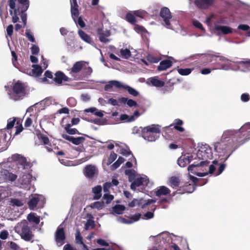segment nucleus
<instances>
[{
    "mask_svg": "<svg viewBox=\"0 0 250 250\" xmlns=\"http://www.w3.org/2000/svg\"><path fill=\"white\" fill-rule=\"evenodd\" d=\"M197 157L202 161L198 164H191L188 167V170L192 174H194L193 170L194 167H199L207 165L209 163V160L212 159L213 153L209 145L206 144L200 146L197 152Z\"/></svg>",
    "mask_w": 250,
    "mask_h": 250,
    "instance_id": "f257e3e1",
    "label": "nucleus"
},
{
    "mask_svg": "<svg viewBox=\"0 0 250 250\" xmlns=\"http://www.w3.org/2000/svg\"><path fill=\"white\" fill-rule=\"evenodd\" d=\"M202 59L205 64L212 63V64L219 65L220 66V68L223 70H229V69H233L236 70V68L233 67L231 63V61L225 57L217 56L212 54H208L202 55Z\"/></svg>",
    "mask_w": 250,
    "mask_h": 250,
    "instance_id": "f03ea898",
    "label": "nucleus"
},
{
    "mask_svg": "<svg viewBox=\"0 0 250 250\" xmlns=\"http://www.w3.org/2000/svg\"><path fill=\"white\" fill-rule=\"evenodd\" d=\"M104 89L107 91H113L115 89H124L127 91L129 94H139L135 89L122 82L117 80H112L108 82L105 85Z\"/></svg>",
    "mask_w": 250,
    "mask_h": 250,
    "instance_id": "7ed1b4c3",
    "label": "nucleus"
},
{
    "mask_svg": "<svg viewBox=\"0 0 250 250\" xmlns=\"http://www.w3.org/2000/svg\"><path fill=\"white\" fill-rule=\"evenodd\" d=\"M160 130L158 125H152L144 127L142 137L149 142L155 141L159 137Z\"/></svg>",
    "mask_w": 250,
    "mask_h": 250,
    "instance_id": "20e7f679",
    "label": "nucleus"
},
{
    "mask_svg": "<svg viewBox=\"0 0 250 250\" xmlns=\"http://www.w3.org/2000/svg\"><path fill=\"white\" fill-rule=\"evenodd\" d=\"M80 119L78 118L70 119V116L63 118L62 121V125L64 128L66 133L70 135L80 134L79 131L75 128H70L73 125H78Z\"/></svg>",
    "mask_w": 250,
    "mask_h": 250,
    "instance_id": "39448f33",
    "label": "nucleus"
},
{
    "mask_svg": "<svg viewBox=\"0 0 250 250\" xmlns=\"http://www.w3.org/2000/svg\"><path fill=\"white\" fill-rule=\"evenodd\" d=\"M160 14L164 21L163 24L166 28L174 29L175 28V26L178 25V22L172 19L171 13L167 7L162 8Z\"/></svg>",
    "mask_w": 250,
    "mask_h": 250,
    "instance_id": "423d86ee",
    "label": "nucleus"
},
{
    "mask_svg": "<svg viewBox=\"0 0 250 250\" xmlns=\"http://www.w3.org/2000/svg\"><path fill=\"white\" fill-rule=\"evenodd\" d=\"M228 142H224L221 140L220 142H218L214 145V149L218 153H227L230 151L229 155L227 156L225 161L229 157L233 151L236 149V146H234L230 142L227 143Z\"/></svg>",
    "mask_w": 250,
    "mask_h": 250,
    "instance_id": "0eeeda50",
    "label": "nucleus"
},
{
    "mask_svg": "<svg viewBox=\"0 0 250 250\" xmlns=\"http://www.w3.org/2000/svg\"><path fill=\"white\" fill-rule=\"evenodd\" d=\"M18 228H20V236L22 239L26 241H29L32 239V232L26 221L21 222Z\"/></svg>",
    "mask_w": 250,
    "mask_h": 250,
    "instance_id": "6e6552de",
    "label": "nucleus"
},
{
    "mask_svg": "<svg viewBox=\"0 0 250 250\" xmlns=\"http://www.w3.org/2000/svg\"><path fill=\"white\" fill-rule=\"evenodd\" d=\"M88 62L85 61H79L76 62L71 68L69 74L74 78V79L77 80L79 78L78 73L86 65L88 64Z\"/></svg>",
    "mask_w": 250,
    "mask_h": 250,
    "instance_id": "1a4fd4ad",
    "label": "nucleus"
},
{
    "mask_svg": "<svg viewBox=\"0 0 250 250\" xmlns=\"http://www.w3.org/2000/svg\"><path fill=\"white\" fill-rule=\"evenodd\" d=\"M9 12L12 18V21L14 23L17 22L19 21V16L21 15V18L24 24V25H26V14L24 13V12L21 11V9H20L19 7H18L17 9L14 10V11L10 10Z\"/></svg>",
    "mask_w": 250,
    "mask_h": 250,
    "instance_id": "9d476101",
    "label": "nucleus"
},
{
    "mask_svg": "<svg viewBox=\"0 0 250 250\" xmlns=\"http://www.w3.org/2000/svg\"><path fill=\"white\" fill-rule=\"evenodd\" d=\"M42 62L41 64L42 66L39 65L33 64L32 65V73L33 75L36 77H38L41 75L42 73L43 69H46L48 66V64L44 59L43 56H42Z\"/></svg>",
    "mask_w": 250,
    "mask_h": 250,
    "instance_id": "9b49d317",
    "label": "nucleus"
},
{
    "mask_svg": "<svg viewBox=\"0 0 250 250\" xmlns=\"http://www.w3.org/2000/svg\"><path fill=\"white\" fill-rule=\"evenodd\" d=\"M240 129H241L239 130H226L224 131L222 138H221V140H223L224 142H229L230 143H233L234 136L235 135L240 132Z\"/></svg>",
    "mask_w": 250,
    "mask_h": 250,
    "instance_id": "f8f14e48",
    "label": "nucleus"
},
{
    "mask_svg": "<svg viewBox=\"0 0 250 250\" xmlns=\"http://www.w3.org/2000/svg\"><path fill=\"white\" fill-rule=\"evenodd\" d=\"M214 29L218 35L231 34L233 32V29L231 27L228 26L219 25L218 24H215Z\"/></svg>",
    "mask_w": 250,
    "mask_h": 250,
    "instance_id": "ddd939ff",
    "label": "nucleus"
},
{
    "mask_svg": "<svg viewBox=\"0 0 250 250\" xmlns=\"http://www.w3.org/2000/svg\"><path fill=\"white\" fill-rule=\"evenodd\" d=\"M83 173L87 178L92 179L98 173V170L95 166L88 165L84 168Z\"/></svg>",
    "mask_w": 250,
    "mask_h": 250,
    "instance_id": "4468645a",
    "label": "nucleus"
},
{
    "mask_svg": "<svg viewBox=\"0 0 250 250\" xmlns=\"http://www.w3.org/2000/svg\"><path fill=\"white\" fill-rule=\"evenodd\" d=\"M37 137L43 145H45V148L48 152H51L53 150L52 145L50 143L49 139L47 136L42 133L40 132L37 134Z\"/></svg>",
    "mask_w": 250,
    "mask_h": 250,
    "instance_id": "2eb2a0df",
    "label": "nucleus"
},
{
    "mask_svg": "<svg viewBox=\"0 0 250 250\" xmlns=\"http://www.w3.org/2000/svg\"><path fill=\"white\" fill-rule=\"evenodd\" d=\"M71 78L68 77L63 72L59 71L55 74L53 82L58 84H62L63 82H69Z\"/></svg>",
    "mask_w": 250,
    "mask_h": 250,
    "instance_id": "dca6fc26",
    "label": "nucleus"
},
{
    "mask_svg": "<svg viewBox=\"0 0 250 250\" xmlns=\"http://www.w3.org/2000/svg\"><path fill=\"white\" fill-rule=\"evenodd\" d=\"M62 139L72 143V144L75 145H80L85 140V139L82 136L75 138L71 136L67 135L66 134H62Z\"/></svg>",
    "mask_w": 250,
    "mask_h": 250,
    "instance_id": "f3484780",
    "label": "nucleus"
},
{
    "mask_svg": "<svg viewBox=\"0 0 250 250\" xmlns=\"http://www.w3.org/2000/svg\"><path fill=\"white\" fill-rule=\"evenodd\" d=\"M214 2V0H195V5L200 9H207L211 6Z\"/></svg>",
    "mask_w": 250,
    "mask_h": 250,
    "instance_id": "a211bd4d",
    "label": "nucleus"
},
{
    "mask_svg": "<svg viewBox=\"0 0 250 250\" xmlns=\"http://www.w3.org/2000/svg\"><path fill=\"white\" fill-rule=\"evenodd\" d=\"M56 242L58 244L62 245L64 243V240L65 239V232L63 228L59 227L56 232Z\"/></svg>",
    "mask_w": 250,
    "mask_h": 250,
    "instance_id": "6ab92c4d",
    "label": "nucleus"
},
{
    "mask_svg": "<svg viewBox=\"0 0 250 250\" xmlns=\"http://www.w3.org/2000/svg\"><path fill=\"white\" fill-rule=\"evenodd\" d=\"M71 13L73 19L76 22V19L78 18L79 12L78 10L79 6L76 0H70Z\"/></svg>",
    "mask_w": 250,
    "mask_h": 250,
    "instance_id": "aec40b11",
    "label": "nucleus"
},
{
    "mask_svg": "<svg viewBox=\"0 0 250 250\" xmlns=\"http://www.w3.org/2000/svg\"><path fill=\"white\" fill-rule=\"evenodd\" d=\"M147 83L152 86L157 87H163L165 84L164 82L159 80L157 77L149 78L147 80Z\"/></svg>",
    "mask_w": 250,
    "mask_h": 250,
    "instance_id": "412c9836",
    "label": "nucleus"
},
{
    "mask_svg": "<svg viewBox=\"0 0 250 250\" xmlns=\"http://www.w3.org/2000/svg\"><path fill=\"white\" fill-rule=\"evenodd\" d=\"M44 77L40 79V81L45 83H51L53 82L54 77L53 73L47 70L44 74Z\"/></svg>",
    "mask_w": 250,
    "mask_h": 250,
    "instance_id": "4be33fe9",
    "label": "nucleus"
},
{
    "mask_svg": "<svg viewBox=\"0 0 250 250\" xmlns=\"http://www.w3.org/2000/svg\"><path fill=\"white\" fill-rule=\"evenodd\" d=\"M119 102L121 105H124L126 104L129 107H137L139 106L136 102L132 99H128L125 98L119 99Z\"/></svg>",
    "mask_w": 250,
    "mask_h": 250,
    "instance_id": "5701e85b",
    "label": "nucleus"
},
{
    "mask_svg": "<svg viewBox=\"0 0 250 250\" xmlns=\"http://www.w3.org/2000/svg\"><path fill=\"white\" fill-rule=\"evenodd\" d=\"M26 86L25 83L17 82L13 86V90L15 94H20L25 91Z\"/></svg>",
    "mask_w": 250,
    "mask_h": 250,
    "instance_id": "b1692460",
    "label": "nucleus"
},
{
    "mask_svg": "<svg viewBox=\"0 0 250 250\" xmlns=\"http://www.w3.org/2000/svg\"><path fill=\"white\" fill-rule=\"evenodd\" d=\"M170 190L165 186H160L155 191V195L157 196H166L169 195Z\"/></svg>",
    "mask_w": 250,
    "mask_h": 250,
    "instance_id": "393cba45",
    "label": "nucleus"
},
{
    "mask_svg": "<svg viewBox=\"0 0 250 250\" xmlns=\"http://www.w3.org/2000/svg\"><path fill=\"white\" fill-rule=\"evenodd\" d=\"M172 62L169 60H165L161 61L158 67V70L163 71L167 69L172 66Z\"/></svg>",
    "mask_w": 250,
    "mask_h": 250,
    "instance_id": "a878e982",
    "label": "nucleus"
},
{
    "mask_svg": "<svg viewBox=\"0 0 250 250\" xmlns=\"http://www.w3.org/2000/svg\"><path fill=\"white\" fill-rule=\"evenodd\" d=\"M98 33L99 34V39L101 42L107 43L109 42V40L107 38L110 36V33L108 31H106L104 33L102 32V30L99 29Z\"/></svg>",
    "mask_w": 250,
    "mask_h": 250,
    "instance_id": "bb28decb",
    "label": "nucleus"
},
{
    "mask_svg": "<svg viewBox=\"0 0 250 250\" xmlns=\"http://www.w3.org/2000/svg\"><path fill=\"white\" fill-rule=\"evenodd\" d=\"M125 208V207L123 205L116 204L112 207V213L113 214H122Z\"/></svg>",
    "mask_w": 250,
    "mask_h": 250,
    "instance_id": "cd10ccee",
    "label": "nucleus"
},
{
    "mask_svg": "<svg viewBox=\"0 0 250 250\" xmlns=\"http://www.w3.org/2000/svg\"><path fill=\"white\" fill-rule=\"evenodd\" d=\"M15 157L17 160L19 162V164L22 166L23 168H26L29 167V163L26 161L25 157L19 154L16 155Z\"/></svg>",
    "mask_w": 250,
    "mask_h": 250,
    "instance_id": "c85d7f7f",
    "label": "nucleus"
},
{
    "mask_svg": "<svg viewBox=\"0 0 250 250\" xmlns=\"http://www.w3.org/2000/svg\"><path fill=\"white\" fill-rule=\"evenodd\" d=\"M180 179L176 176H172L169 179L168 185L173 188H176L180 185Z\"/></svg>",
    "mask_w": 250,
    "mask_h": 250,
    "instance_id": "c756f323",
    "label": "nucleus"
},
{
    "mask_svg": "<svg viewBox=\"0 0 250 250\" xmlns=\"http://www.w3.org/2000/svg\"><path fill=\"white\" fill-rule=\"evenodd\" d=\"M102 191V187L100 185H97V186L92 188V192L95 194L93 196V199L95 200L99 199L102 194L101 192Z\"/></svg>",
    "mask_w": 250,
    "mask_h": 250,
    "instance_id": "7c9ffc66",
    "label": "nucleus"
},
{
    "mask_svg": "<svg viewBox=\"0 0 250 250\" xmlns=\"http://www.w3.org/2000/svg\"><path fill=\"white\" fill-rule=\"evenodd\" d=\"M32 176L29 174H23L22 177L21 178V184L22 185L28 186L30 185L32 181Z\"/></svg>",
    "mask_w": 250,
    "mask_h": 250,
    "instance_id": "2f4dec72",
    "label": "nucleus"
},
{
    "mask_svg": "<svg viewBox=\"0 0 250 250\" xmlns=\"http://www.w3.org/2000/svg\"><path fill=\"white\" fill-rule=\"evenodd\" d=\"M39 202V198L38 197H33L28 202L30 209L33 210L36 208L37 205Z\"/></svg>",
    "mask_w": 250,
    "mask_h": 250,
    "instance_id": "473e14b6",
    "label": "nucleus"
},
{
    "mask_svg": "<svg viewBox=\"0 0 250 250\" xmlns=\"http://www.w3.org/2000/svg\"><path fill=\"white\" fill-rule=\"evenodd\" d=\"M84 112L88 113H93L96 116L102 118L103 117L104 114L102 111H99L96 109L95 107H90L87 108L84 110Z\"/></svg>",
    "mask_w": 250,
    "mask_h": 250,
    "instance_id": "72a5a7b5",
    "label": "nucleus"
},
{
    "mask_svg": "<svg viewBox=\"0 0 250 250\" xmlns=\"http://www.w3.org/2000/svg\"><path fill=\"white\" fill-rule=\"evenodd\" d=\"M143 178H139L134 180V181L130 185V188L133 190H135L137 187H139L143 184Z\"/></svg>",
    "mask_w": 250,
    "mask_h": 250,
    "instance_id": "f704fd0d",
    "label": "nucleus"
},
{
    "mask_svg": "<svg viewBox=\"0 0 250 250\" xmlns=\"http://www.w3.org/2000/svg\"><path fill=\"white\" fill-rule=\"evenodd\" d=\"M174 125H175L174 128H175L176 130H178L181 132L184 131V128L179 126L183 125V121L182 120L179 118L176 119L175 121H174Z\"/></svg>",
    "mask_w": 250,
    "mask_h": 250,
    "instance_id": "c9c22d12",
    "label": "nucleus"
},
{
    "mask_svg": "<svg viewBox=\"0 0 250 250\" xmlns=\"http://www.w3.org/2000/svg\"><path fill=\"white\" fill-rule=\"evenodd\" d=\"M78 34L79 36L83 41L88 43H91V40L90 37L86 33H85L83 30H79L78 31Z\"/></svg>",
    "mask_w": 250,
    "mask_h": 250,
    "instance_id": "e433bc0d",
    "label": "nucleus"
},
{
    "mask_svg": "<svg viewBox=\"0 0 250 250\" xmlns=\"http://www.w3.org/2000/svg\"><path fill=\"white\" fill-rule=\"evenodd\" d=\"M27 219L29 222H34L36 224H39L40 223L39 217L35 216V214L34 213H30L27 217Z\"/></svg>",
    "mask_w": 250,
    "mask_h": 250,
    "instance_id": "4c0bfd02",
    "label": "nucleus"
},
{
    "mask_svg": "<svg viewBox=\"0 0 250 250\" xmlns=\"http://www.w3.org/2000/svg\"><path fill=\"white\" fill-rule=\"evenodd\" d=\"M140 217H141L140 213H137L135 215H134L131 216L130 219L132 220H128L126 219H123V222L125 223L126 224L132 223L133 222L138 221L140 219Z\"/></svg>",
    "mask_w": 250,
    "mask_h": 250,
    "instance_id": "58836bf2",
    "label": "nucleus"
},
{
    "mask_svg": "<svg viewBox=\"0 0 250 250\" xmlns=\"http://www.w3.org/2000/svg\"><path fill=\"white\" fill-rule=\"evenodd\" d=\"M216 170V167H214L213 165H210L209 167V171L208 172H205V173H196L194 172V174L196 175L197 176H206L208 175V174H212L214 173V171Z\"/></svg>",
    "mask_w": 250,
    "mask_h": 250,
    "instance_id": "ea45409f",
    "label": "nucleus"
},
{
    "mask_svg": "<svg viewBox=\"0 0 250 250\" xmlns=\"http://www.w3.org/2000/svg\"><path fill=\"white\" fill-rule=\"evenodd\" d=\"M190 162L188 158L185 157H180L178 159L177 164L180 167H184L186 166L187 164H189Z\"/></svg>",
    "mask_w": 250,
    "mask_h": 250,
    "instance_id": "a19ab883",
    "label": "nucleus"
},
{
    "mask_svg": "<svg viewBox=\"0 0 250 250\" xmlns=\"http://www.w3.org/2000/svg\"><path fill=\"white\" fill-rule=\"evenodd\" d=\"M18 1L21 5V7H19L21 9V11L25 12L26 11L29 7L28 0H18Z\"/></svg>",
    "mask_w": 250,
    "mask_h": 250,
    "instance_id": "79ce46f5",
    "label": "nucleus"
},
{
    "mask_svg": "<svg viewBox=\"0 0 250 250\" xmlns=\"http://www.w3.org/2000/svg\"><path fill=\"white\" fill-rule=\"evenodd\" d=\"M2 172L3 175L8 177V178L10 181L13 182L17 179V176L16 174L12 173H9V172L7 170H3Z\"/></svg>",
    "mask_w": 250,
    "mask_h": 250,
    "instance_id": "37998d69",
    "label": "nucleus"
},
{
    "mask_svg": "<svg viewBox=\"0 0 250 250\" xmlns=\"http://www.w3.org/2000/svg\"><path fill=\"white\" fill-rule=\"evenodd\" d=\"M124 161L125 159L123 157H119V158H118V159H117L116 162H115V163H113V164H112L111 166L112 169L113 170L119 168L120 165L123 164Z\"/></svg>",
    "mask_w": 250,
    "mask_h": 250,
    "instance_id": "c03bdc74",
    "label": "nucleus"
},
{
    "mask_svg": "<svg viewBox=\"0 0 250 250\" xmlns=\"http://www.w3.org/2000/svg\"><path fill=\"white\" fill-rule=\"evenodd\" d=\"M104 206L105 205L104 204L103 201H96L93 203V204L90 207H91L92 208H95L100 210L104 208Z\"/></svg>",
    "mask_w": 250,
    "mask_h": 250,
    "instance_id": "a18cd8bd",
    "label": "nucleus"
},
{
    "mask_svg": "<svg viewBox=\"0 0 250 250\" xmlns=\"http://www.w3.org/2000/svg\"><path fill=\"white\" fill-rule=\"evenodd\" d=\"M144 131V127L135 126L132 128V133L134 134H137L139 136H143V132Z\"/></svg>",
    "mask_w": 250,
    "mask_h": 250,
    "instance_id": "49530a36",
    "label": "nucleus"
},
{
    "mask_svg": "<svg viewBox=\"0 0 250 250\" xmlns=\"http://www.w3.org/2000/svg\"><path fill=\"white\" fill-rule=\"evenodd\" d=\"M192 69L190 68H178L177 71L178 73L183 76H187L191 73Z\"/></svg>",
    "mask_w": 250,
    "mask_h": 250,
    "instance_id": "de8ad7c7",
    "label": "nucleus"
},
{
    "mask_svg": "<svg viewBox=\"0 0 250 250\" xmlns=\"http://www.w3.org/2000/svg\"><path fill=\"white\" fill-rule=\"evenodd\" d=\"M121 56L124 59H128L131 56L130 51L127 49H122L120 50Z\"/></svg>",
    "mask_w": 250,
    "mask_h": 250,
    "instance_id": "09e8293b",
    "label": "nucleus"
},
{
    "mask_svg": "<svg viewBox=\"0 0 250 250\" xmlns=\"http://www.w3.org/2000/svg\"><path fill=\"white\" fill-rule=\"evenodd\" d=\"M75 241L77 244H83V238L80 234L79 230H77L75 234Z\"/></svg>",
    "mask_w": 250,
    "mask_h": 250,
    "instance_id": "8fccbe9b",
    "label": "nucleus"
},
{
    "mask_svg": "<svg viewBox=\"0 0 250 250\" xmlns=\"http://www.w3.org/2000/svg\"><path fill=\"white\" fill-rule=\"evenodd\" d=\"M126 20L131 24H134L136 21L134 15L131 13L126 14Z\"/></svg>",
    "mask_w": 250,
    "mask_h": 250,
    "instance_id": "3c124183",
    "label": "nucleus"
},
{
    "mask_svg": "<svg viewBox=\"0 0 250 250\" xmlns=\"http://www.w3.org/2000/svg\"><path fill=\"white\" fill-rule=\"evenodd\" d=\"M183 187L184 189H185L184 190H185L187 193H192L195 190V187L193 185L186 184V185Z\"/></svg>",
    "mask_w": 250,
    "mask_h": 250,
    "instance_id": "603ef678",
    "label": "nucleus"
},
{
    "mask_svg": "<svg viewBox=\"0 0 250 250\" xmlns=\"http://www.w3.org/2000/svg\"><path fill=\"white\" fill-rule=\"evenodd\" d=\"M35 116L30 114L29 117L26 119L24 125L25 127H29L32 124L33 119L35 118Z\"/></svg>",
    "mask_w": 250,
    "mask_h": 250,
    "instance_id": "864d4df0",
    "label": "nucleus"
},
{
    "mask_svg": "<svg viewBox=\"0 0 250 250\" xmlns=\"http://www.w3.org/2000/svg\"><path fill=\"white\" fill-rule=\"evenodd\" d=\"M125 173L126 175L128 176V179L129 182H131L132 181L134 177L135 176V175L134 174V171L132 169H126L125 170Z\"/></svg>",
    "mask_w": 250,
    "mask_h": 250,
    "instance_id": "5fc2aeb1",
    "label": "nucleus"
},
{
    "mask_svg": "<svg viewBox=\"0 0 250 250\" xmlns=\"http://www.w3.org/2000/svg\"><path fill=\"white\" fill-rule=\"evenodd\" d=\"M16 121V118H9L8 120V124H7L6 128L7 129L12 128L14 126V125L15 124Z\"/></svg>",
    "mask_w": 250,
    "mask_h": 250,
    "instance_id": "6e6d98bb",
    "label": "nucleus"
},
{
    "mask_svg": "<svg viewBox=\"0 0 250 250\" xmlns=\"http://www.w3.org/2000/svg\"><path fill=\"white\" fill-rule=\"evenodd\" d=\"M117 155L116 153L113 151L111 152L108 159H107V165H110L113 163V162L115 161L117 158Z\"/></svg>",
    "mask_w": 250,
    "mask_h": 250,
    "instance_id": "4d7b16f0",
    "label": "nucleus"
},
{
    "mask_svg": "<svg viewBox=\"0 0 250 250\" xmlns=\"http://www.w3.org/2000/svg\"><path fill=\"white\" fill-rule=\"evenodd\" d=\"M25 34L26 37L27 38L28 40L30 42H35V38H34L33 34L31 33L29 29L26 30Z\"/></svg>",
    "mask_w": 250,
    "mask_h": 250,
    "instance_id": "13d9d810",
    "label": "nucleus"
},
{
    "mask_svg": "<svg viewBox=\"0 0 250 250\" xmlns=\"http://www.w3.org/2000/svg\"><path fill=\"white\" fill-rule=\"evenodd\" d=\"M114 198L113 195H110L109 194H105L103 195V199L105 200V202L106 204H109Z\"/></svg>",
    "mask_w": 250,
    "mask_h": 250,
    "instance_id": "bf43d9fd",
    "label": "nucleus"
},
{
    "mask_svg": "<svg viewBox=\"0 0 250 250\" xmlns=\"http://www.w3.org/2000/svg\"><path fill=\"white\" fill-rule=\"evenodd\" d=\"M91 227L92 229L94 228V222L92 219H88V221L86 222L85 224V229L87 230L89 229V228Z\"/></svg>",
    "mask_w": 250,
    "mask_h": 250,
    "instance_id": "052dcab7",
    "label": "nucleus"
},
{
    "mask_svg": "<svg viewBox=\"0 0 250 250\" xmlns=\"http://www.w3.org/2000/svg\"><path fill=\"white\" fill-rule=\"evenodd\" d=\"M112 187V184L110 182H105L103 185V190L104 192H108L109 188Z\"/></svg>",
    "mask_w": 250,
    "mask_h": 250,
    "instance_id": "680f3d73",
    "label": "nucleus"
},
{
    "mask_svg": "<svg viewBox=\"0 0 250 250\" xmlns=\"http://www.w3.org/2000/svg\"><path fill=\"white\" fill-rule=\"evenodd\" d=\"M31 52L33 55H37L39 53L40 49L39 47L33 44L31 47Z\"/></svg>",
    "mask_w": 250,
    "mask_h": 250,
    "instance_id": "e2e57ef3",
    "label": "nucleus"
},
{
    "mask_svg": "<svg viewBox=\"0 0 250 250\" xmlns=\"http://www.w3.org/2000/svg\"><path fill=\"white\" fill-rule=\"evenodd\" d=\"M147 60L149 62H153V63H157L160 60L159 59L156 58L151 55H148L147 57Z\"/></svg>",
    "mask_w": 250,
    "mask_h": 250,
    "instance_id": "0e129e2a",
    "label": "nucleus"
},
{
    "mask_svg": "<svg viewBox=\"0 0 250 250\" xmlns=\"http://www.w3.org/2000/svg\"><path fill=\"white\" fill-rule=\"evenodd\" d=\"M192 23H193V25L195 27H196L201 29V30H203V31L205 30V29L203 28L202 24L199 21H198L193 20V21H192Z\"/></svg>",
    "mask_w": 250,
    "mask_h": 250,
    "instance_id": "69168bd1",
    "label": "nucleus"
},
{
    "mask_svg": "<svg viewBox=\"0 0 250 250\" xmlns=\"http://www.w3.org/2000/svg\"><path fill=\"white\" fill-rule=\"evenodd\" d=\"M140 200L133 199L132 202L129 203L128 206L130 208H133L135 207L136 205H140Z\"/></svg>",
    "mask_w": 250,
    "mask_h": 250,
    "instance_id": "338daca9",
    "label": "nucleus"
},
{
    "mask_svg": "<svg viewBox=\"0 0 250 250\" xmlns=\"http://www.w3.org/2000/svg\"><path fill=\"white\" fill-rule=\"evenodd\" d=\"M238 63L240 65H244L248 69L250 70V61H239Z\"/></svg>",
    "mask_w": 250,
    "mask_h": 250,
    "instance_id": "774afa93",
    "label": "nucleus"
}]
</instances>
